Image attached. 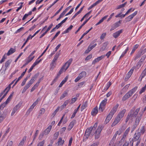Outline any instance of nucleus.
<instances>
[{
    "instance_id": "nucleus-23",
    "label": "nucleus",
    "mask_w": 146,
    "mask_h": 146,
    "mask_svg": "<svg viewBox=\"0 0 146 146\" xmlns=\"http://www.w3.org/2000/svg\"><path fill=\"white\" fill-rule=\"evenodd\" d=\"M134 69V68L133 67L130 70L127 74L126 77H125V79H126V77H127V79H129L133 72Z\"/></svg>"
},
{
    "instance_id": "nucleus-48",
    "label": "nucleus",
    "mask_w": 146,
    "mask_h": 146,
    "mask_svg": "<svg viewBox=\"0 0 146 146\" xmlns=\"http://www.w3.org/2000/svg\"><path fill=\"white\" fill-rule=\"evenodd\" d=\"M31 36V35H29L27 38L26 40V41L22 45V46H21V49H22L24 47V46H25V45L26 44L27 42H28L29 40L30 39V38H31L30 36Z\"/></svg>"
},
{
    "instance_id": "nucleus-46",
    "label": "nucleus",
    "mask_w": 146,
    "mask_h": 146,
    "mask_svg": "<svg viewBox=\"0 0 146 146\" xmlns=\"http://www.w3.org/2000/svg\"><path fill=\"white\" fill-rule=\"evenodd\" d=\"M105 108V106L100 105L99 108V111L101 112L103 111Z\"/></svg>"
},
{
    "instance_id": "nucleus-59",
    "label": "nucleus",
    "mask_w": 146,
    "mask_h": 146,
    "mask_svg": "<svg viewBox=\"0 0 146 146\" xmlns=\"http://www.w3.org/2000/svg\"><path fill=\"white\" fill-rule=\"evenodd\" d=\"M111 83L110 81L108 82L107 83V85L106 86V88L105 89L106 90H107L110 87L111 85Z\"/></svg>"
},
{
    "instance_id": "nucleus-29",
    "label": "nucleus",
    "mask_w": 146,
    "mask_h": 146,
    "mask_svg": "<svg viewBox=\"0 0 146 146\" xmlns=\"http://www.w3.org/2000/svg\"><path fill=\"white\" fill-rule=\"evenodd\" d=\"M27 138V137L25 136L23 137L22 140L20 142L18 146H23L24 143V142L26 141Z\"/></svg>"
},
{
    "instance_id": "nucleus-40",
    "label": "nucleus",
    "mask_w": 146,
    "mask_h": 146,
    "mask_svg": "<svg viewBox=\"0 0 146 146\" xmlns=\"http://www.w3.org/2000/svg\"><path fill=\"white\" fill-rule=\"evenodd\" d=\"M87 102H85L82 106L81 108V111H82L84 109L87 107Z\"/></svg>"
},
{
    "instance_id": "nucleus-52",
    "label": "nucleus",
    "mask_w": 146,
    "mask_h": 146,
    "mask_svg": "<svg viewBox=\"0 0 146 146\" xmlns=\"http://www.w3.org/2000/svg\"><path fill=\"white\" fill-rule=\"evenodd\" d=\"M142 55L138 52L137 54L136 55L134 60L135 61L137 60L138 58H139Z\"/></svg>"
},
{
    "instance_id": "nucleus-6",
    "label": "nucleus",
    "mask_w": 146,
    "mask_h": 146,
    "mask_svg": "<svg viewBox=\"0 0 146 146\" xmlns=\"http://www.w3.org/2000/svg\"><path fill=\"white\" fill-rule=\"evenodd\" d=\"M102 126L101 125L99 126L94 133L95 139H98L101 135V132L102 129Z\"/></svg>"
},
{
    "instance_id": "nucleus-38",
    "label": "nucleus",
    "mask_w": 146,
    "mask_h": 146,
    "mask_svg": "<svg viewBox=\"0 0 146 146\" xmlns=\"http://www.w3.org/2000/svg\"><path fill=\"white\" fill-rule=\"evenodd\" d=\"M139 46V44H136L133 46L131 52V54H133L135 52V50L138 48Z\"/></svg>"
},
{
    "instance_id": "nucleus-49",
    "label": "nucleus",
    "mask_w": 146,
    "mask_h": 146,
    "mask_svg": "<svg viewBox=\"0 0 146 146\" xmlns=\"http://www.w3.org/2000/svg\"><path fill=\"white\" fill-rule=\"evenodd\" d=\"M38 83H36L34 86L32 88L31 90V92H32L36 88H37L38 86H39L38 85Z\"/></svg>"
},
{
    "instance_id": "nucleus-2",
    "label": "nucleus",
    "mask_w": 146,
    "mask_h": 146,
    "mask_svg": "<svg viewBox=\"0 0 146 146\" xmlns=\"http://www.w3.org/2000/svg\"><path fill=\"white\" fill-rule=\"evenodd\" d=\"M72 58L70 59L60 69L57 75H58V76H60V75L62 73L64 70L65 71L68 68L72 62Z\"/></svg>"
},
{
    "instance_id": "nucleus-35",
    "label": "nucleus",
    "mask_w": 146,
    "mask_h": 146,
    "mask_svg": "<svg viewBox=\"0 0 146 146\" xmlns=\"http://www.w3.org/2000/svg\"><path fill=\"white\" fill-rule=\"evenodd\" d=\"M127 3V2H125L123 4H122L121 5H120L117 6L115 9L116 10H117V9H120L121 8L124 7L125 6V5H126Z\"/></svg>"
},
{
    "instance_id": "nucleus-30",
    "label": "nucleus",
    "mask_w": 146,
    "mask_h": 146,
    "mask_svg": "<svg viewBox=\"0 0 146 146\" xmlns=\"http://www.w3.org/2000/svg\"><path fill=\"white\" fill-rule=\"evenodd\" d=\"M12 62V60H9L7 61L5 63V70H6L7 68L10 65Z\"/></svg>"
},
{
    "instance_id": "nucleus-56",
    "label": "nucleus",
    "mask_w": 146,
    "mask_h": 146,
    "mask_svg": "<svg viewBox=\"0 0 146 146\" xmlns=\"http://www.w3.org/2000/svg\"><path fill=\"white\" fill-rule=\"evenodd\" d=\"M142 64V63H141L140 62H138L136 65V70H138V69L139 68L141 67V65Z\"/></svg>"
},
{
    "instance_id": "nucleus-60",
    "label": "nucleus",
    "mask_w": 146,
    "mask_h": 146,
    "mask_svg": "<svg viewBox=\"0 0 146 146\" xmlns=\"http://www.w3.org/2000/svg\"><path fill=\"white\" fill-rule=\"evenodd\" d=\"M28 79V77H27L24 80H23L21 84L22 86H23L25 84V83Z\"/></svg>"
},
{
    "instance_id": "nucleus-7",
    "label": "nucleus",
    "mask_w": 146,
    "mask_h": 146,
    "mask_svg": "<svg viewBox=\"0 0 146 146\" xmlns=\"http://www.w3.org/2000/svg\"><path fill=\"white\" fill-rule=\"evenodd\" d=\"M98 123H95L93 127H90L88 128L86 130L85 134L86 135H88L90 136L92 131L94 130L97 126Z\"/></svg>"
},
{
    "instance_id": "nucleus-57",
    "label": "nucleus",
    "mask_w": 146,
    "mask_h": 146,
    "mask_svg": "<svg viewBox=\"0 0 146 146\" xmlns=\"http://www.w3.org/2000/svg\"><path fill=\"white\" fill-rule=\"evenodd\" d=\"M77 97H75L73 98H72L71 100V102L70 103V104H72L74 103L77 100Z\"/></svg>"
},
{
    "instance_id": "nucleus-8",
    "label": "nucleus",
    "mask_w": 146,
    "mask_h": 146,
    "mask_svg": "<svg viewBox=\"0 0 146 146\" xmlns=\"http://www.w3.org/2000/svg\"><path fill=\"white\" fill-rule=\"evenodd\" d=\"M86 75V73L84 71H83L80 73L78 77L75 79L74 81L75 82H77L79 80L85 77Z\"/></svg>"
},
{
    "instance_id": "nucleus-44",
    "label": "nucleus",
    "mask_w": 146,
    "mask_h": 146,
    "mask_svg": "<svg viewBox=\"0 0 146 146\" xmlns=\"http://www.w3.org/2000/svg\"><path fill=\"white\" fill-rule=\"evenodd\" d=\"M68 95V92L65 91L62 94V95L61 96L60 98V99L61 100L63 98L67 96Z\"/></svg>"
},
{
    "instance_id": "nucleus-21",
    "label": "nucleus",
    "mask_w": 146,
    "mask_h": 146,
    "mask_svg": "<svg viewBox=\"0 0 146 146\" xmlns=\"http://www.w3.org/2000/svg\"><path fill=\"white\" fill-rule=\"evenodd\" d=\"M119 104H117L115 106L113 107L112 110H111L110 112L113 113V114L116 112V111L117 109L119 106Z\"/></svg>"
},
{
    "instance_id": "nucleus-11",
    "label": "nucleus",
    "mask_w": 146,
    "mask_h": 146,
    "mask_svg": "<svg viewBox=\"0 0 146 146\" xmlns=\"http://www.w3.org/2000/svg\"><path fill=\"white\" fill-rule=\"evenodd\" d=\"M141 135L139 133L138 131H136L134 135L133 139L131 141H136L139 140V139Z\"/></svg>"
},
{
    "instance_id": "nucleus-41",
    "label": "nucleus",
    "mask_w": 146,
    "mask_h": 146,
    "mask_svg": "<svg viewBox=\"0 0 146 146\" xmlns=\"http://www.w3.org/2000/svg\"><path fill=\"white\" fill-rule=\"evenodd\" d=\"M35 107V106L32 104L27 111V113L29 114Z\"/></svg>"
},
{
    "instance_id": "nucleus-63",
    "label": "nucleus",
    "mask_w": 146,
    "mask_h": 146,
    "mask_svg": "<svg viewBox=\"0 0 146 146\" xmlns=\"http://www.w3.org/2000/svg\"><path fill=\"white\" fill-rule=\"evenodd\" d=\"M60 31H58L55 34V36H54L52 39L51 40V41H52L54 39H55L58 36V35L60 34Z\"/></svg>"
},
{
    "instance_id": "nucleus-16",
    "label": "nucleus",
    "mask_w": 146,
    "mask_h": 146,
    "mask_svg": "<svg viewBox=\"0 0 146 146\" xmlns=\"http://www.w3.org/2000/svg\"><path fill=\"white\" fill-rule=\"evenodd\" d=\"M122 32V30H119L114 33L113 34V36L115 38L118 37L120 34Z\"/></svg>"
},
{
    "instance_id": "nucleus-3",
    "label": "nucleus",
    "mask_w": 146,
    "mask_h": 146,
    "mask_svg": "<svg viewBox=\"0 0 146 146\" xmlns=\"http://www.w3.org/2000/svg\"><path fill=\"white\" fill-rule=\"evenodd\" d=\"M137 89V87L135 86L129 90L123 97L122 99V101H124L131 97L133 93L136 92Z\"/></svg>"
},
{
    "instance_id": "nucleus-43",
    "label": "nucleus",
    "mask_w": 146,
    "mask_h": 146,
    "mask_svg": "<svg viewBox=\"0 0 146 146\" xmlns=\"http://www.w3.org/2000/svg\"><path fill=\"white\" fill-rule=\"evenodd\" d=\"M103 0H98L95 3L93 4L91 6H92V7H94L96 6L97 5L99 4Z\"/></svg>"
},
{
    "instance_id": "nucleus-10",
    "label": "nucleus",
    "mask_w": 146,
    "mask_h": 146,
    "mask_svg": "<svg viewBox=\"0 0 146 146\" xmlns=\"http://www.w3.org/2000/svg\"><path fill=\"white\" fill-rule=\"evenodd\" d=\"M22 104V103L20 102L15 106V107L13 108L11 113V116H13L15 114L17 110L20 108Z\"/></svg>"
},
{
    "instance_id": "nucleus-18",
    "label": "nucleus",
    "mask_w": 146,
    "mask_h": 146,
    "mask_svg": "<svg viewBox=\"0 0 146 146\" xmlns=\"http://www.w3.org/2000/svg\"><path fill=\"white\" fill-rule=\"evenodd\" d=\"M60 50L58 52H57L56 53L54 58L53 60L52 61V62H56L57 61L60 54Z\"/></svg>"
},
{
    "instance_id": "nucleus-37",
    "label": "nucleus",
    "mask_w": 146,
    "mask_h": 146,
    "mask_svg": "<svg viewBox=\"0 0 146 146\" xmlns=\"http://www.w3.org/2000/svg\"><path fill=\"white\" fill-rule=\"evenodd\" d=\"M137 131H138L139 132V133L141 135V134H143L145 131L144 126H142L140 129H139Z\"/></svg>"
},
{
    "instance_id": "nucleus-22",
    "label": "nucleus",
    "mask_w": 146,
    "mask_h": 146,
    "mask_svg": "<svg viewBox=\"0 0 146 146\" xmlns=\"http://www.w3.org/2000/svg\"><path fill=\"white\" fill-rule=\"evenodd\" d=\"M121 120L117 117L115 118L114 121L111 125V127H113L116 125Z\"/></svg>"
},
{
    "instance_id": "nucleus-24",
    "label": "nucleus",
    "mask_w": 146,
    "mask_h": 146,
    "mask_svg": "<svg viewBox=\"0 0 146 146\" xmlns=\"http://www.w3.org/2000/svg\"><path fill=\"white\" fill-rule=\"evenodd\" d=\"M122 133V131L121 130H119L118 131H117L115 134H114L113 138L112 139L115 140L116 137L117 135H119Z\"/></svg>"
},
{
    "instance_id": "nucleus-33",
    "label": "nucleus",
    "mask_w": 146,
    "mask_h": 146,
    "mask_svg": "<svg viewBox=\"0 0 146 146\" xmlns=\"http://www.w3.org/2000/svg\"><path fill=\"white\" fill-rule=\"evenodd\" d=\"M68 77L67 76H66L62 81V82L60 84L59 87H61L62 85L67 81L68 79Z\"/></svg>"
},
{
    "instance_id": "nucleus-12",
    "label": "nucleus",
    "mask_w": 146,
    "mask_h": 146,
    "mask_svg": "<svg viewBox=\"0 0 146 146\" xmlns=\"http://www.w3.org/2000/svg\"><path fill=\"white\" fill-rule=\"evenodd\" d=\"M143 113H141L140 112L139 113V115L137 117L135 121V125H138L141 119V117L143 114Z\"/></svg>"
},
{
    "instance_id": "nucleus-1",
    "label": "nucleus",
    "mask_w": 146,
    "mask_h": 146,
    "mask_svg": "<svg viewBox=\"0 0 146 146\" xmlns=\"http://www.w3.org/2000/svg\"><path fill=\"white\" fill-rule=\"evenodd\" d=\"M140 110V108L137 109L136 110L135 108H133L129 112L126 118L125 122L127 123L130 119H132L133 118L136 117Z\"/></svg>"
},
{
    "instance_id": "nucleus-42",
    "label": "nucleus",
    "mask_w": 146,
    "mask_h": 146,
    "mask_svg": "<svg viewBox=\"0 0 146 146\" xmlns=\"http://www.w3.org/2000/svg\"><path fill=\"white\" fill-rule=\"evenodd\" d=\"M47 135V134H46V133L44 131L42 132L40 134L39 136L38 137V139L39 140H41L43 137L44 135Z\"/></svg>"
},
{
    "instance_id": "nucleus-32",
    "label": "nucleus",
    "mask_w": 146,
    "mask_h": 146,
    "mask_svg": "<svg viewBox=\"0 0 146 146\" xmlns=\"http://www.w3.org/2000/svg\"><path fill=\"white\" fill-rule=\"evenodd\" d=\"M14 93V92H12V93L8 97V98L6 100L5 103H6V104H7L10 101L11 98H12Z\"/></svg>"
},
{
    "instance_id": "nucleus-53",
    "label": "nucleus",
    "mask_w": 146,
    "mask_h": 146,
    "mask_svg": "<svg viewBox=\"0 0 146 146\" xmlns=\"http://www.w3.org/2000/svg\"><path fill=\"white\" fill-rule=\"evenodd\" d=\"M45 143V140H43L42 141L38 143L37 146H43Z\"/></svg>"
},
{
    "instance_id": "nucleus-62",
    "label": "nucleus",
    "mask_w": 146,
    "mask_h": 146,
    "mask_svg": "<svg viewBox=\"0 0 146 146\" xmlns=\"http://www.w3.org/2000/svg\"><path fill=\"white\" fill-rule=\"evenodd\" d=\"M7 58V57L5 56V54L4 55V56H3L2 59L0 61V63L1 64L2 62H4L5 60V59Z\"/></svg>"
},
{
    "instance_id": "nucleus-15",
    "label": "nucleus",
    "mask_w": 146,
    "mask_h": 146,
    "mask_svg": "<svg viewBox=\"0 0 146 146\" xmlns=\"http://www.w3.org/2000/svg\"><path fill=\"white\" fill-rule=\"evenodd\" d=\"M126 110L123 109L122 110L118 115L117 117H118L120 119H121L122 117L124 116V114L126 112Z\"/></svg>"
},
{
    "instance_id": "nucleus-61",
    "label": "nucleus",
    "mask_w": 146,
    "mask_h": 146,
    "mask_svg": "<svg viewBox=\"0 0 146 146\" xmlns=\"http://www.w3.org/2000/svg\"><path fill=\"white\" fill-rule=\"evenodd\" d=\"M135 10L134 9H133L132 8H131L129 9L126 13L125 15H127L129 13Z\"/></svg>"
},
{
    "instance_id": "nucleus-5",
    "label": "nucleus",
    "mask_w": 146,
    "mask_h": 146,
    "mask_svg": "<svg viewBox=\"0 0 146 146\" xmlns=\"http://www.w3.org/2000/svg\"><path fill=\"white\" fill-rule=\"evenodd\" d=\"M38 75L37 74H35L33 77L30 81L28 83L25 85L24 87L23 90L22 91V93L25 92L27 89L31 86L34 83L35 81V79L37 78Z\"/></svg>"
},
{
    "instance_id": "nucleus-27",
    "label": "nucleus",
    "mask_w": 146,
    "mask_h": 146,
    "mask_svg": "<svg viewBox=\"0 0 146 146\" xmlns=\"http://www.w3.org/2000/svg\"><path fill=\"white\" fill-rule=\"evenodd\" d=\"M52 128V126L51 125H50L44 131L46 133V134H48Z\"/></svg>"
},
{
    "instance_id": "nucleus-4",
    "label": "nucleus",
    "mask_w": 146,
    "mask_h": 146,
    "mask_svg": "<svg viewBox=\"0 0 146 146\" xmlns=\"http://www.w3.org/2000/svg\"><path fill=\"white\" fill-rule=\"evenodd\" d=\"M38 75L37 74H35L33 77L30 81L28 83L25 85L24 87L23 90L22 91V93L25 92L27 89L31 86L34 83L35 81V79L37 78Z\"/></svg>"
},
{
    "instance_id": "nucleus-50",
    "label": "nucleus",
    "mask_w": 146,
    "mask_h": 146,
    "mask_svg": "<svg viewBox=\"0 0 146 146\" xmlns=\"http://www.w3.org/2000/svg\"><path fill=\"white\" fill-rule=\"evenodd\" d=\"M107 99H105L104 100H103L100 104V105H103V106H105V105L107 103Z\"/></svg>"
},
{
    "instance_id": "nucleus-39",
    "label": "nucleus",
    "mask_w": 146,
    "mask_h": 146,
    "mask_svg": "<svg viewBox=\"0 0 146 146\" xmlns=\"http://www.w3.org/2000/svg\"><path fill=\"white\" fill-rule=\"evenodd\" d=\"M108 44V42H106L103 44V46L101 48V50L103 51L106 48Z\"/></svg>"
},
{
    "instance_id": "nucleus-55",
    "label": "nucleus",
    "mask_w": 146,
    "mask_h": 146,
    "mask_svg": "<svg viewBox=\"0 0 146 146\" xmlns=\"http://www.w3.org/2000/svg\"><path fill=\"white\" fill-rule=\"evenodd\" d=\"M141 55L144 54L146 52V48L144 49L141 50V49L138 52Z\"/></svg>"
},
{
    "instance_id": "nucleus-36",
    "label": "nucleus",
    "mask_w": 146,
    "mask_h": 146,
    "mask_svg": "<svg viewBox=\"0 0 146 146\" xmlns=\"http://www.w3.org/2000/svg\"><path fill=\"white\" fill-rule=\"evenodd\" d=\"M146 75V67L143 70L141 74L140 77H141V81L143 78Z\"/></svg>"
},
{
    "instance_id": "nucleus-13",
    "label": "nucleus",
    "mask_w": 146,
    "mask_h": 146,
    "mask_svg": "<svg viewBox=\"0 0 146 146\" xmlns=\"http://www.w3.org/2000/svg\"><path fill=\"white\" fill-rule=\"evenodd\" d=\"M121 20H119L118 22L113 24L111 26V28L110 29V31H111L119 26V25L121 23Z\"/></svg>"
},
{
    "instance_id": "nucleus-26",
    "label": "nucleus",
    "mask_w": 146,
    "mask_h": 146,
    "mask_svg": "<svg viewBox=\"0 0 146 146\" xmlns=\"http://www.w3.org/2000/svg\"><path fill=\"white\" fill-rule=\"evenodd\" d=\"M130 130V127H128L125 131L124 134L123 135V137L122 138V139H123L125 138L126 137V136L127 135L128 133L129 132Z\"/></svg>"
},
{
    "instance_id": "nucleus-58",
    "label": "nucleus",
    "mask_w": 146,
    "mask_h": 146,
    "mask_svg": "<svg viewBox=\"0 0 146 146\" xmlns=\"http://www.w3.org/2000/svg\"><path fill=\"white\" fill-rule=\"evenodd\" d=\"M89 136L88 135H86V134H85L84 135V136L83 137V141H86L87 140L88 138L89 137Z\"/></svg>"
},
{
    "instance_id": "nucleus-9",
    "label": "nucleus",
    "mask_w": 146,
    "mask_h": 146,
    "mask_svg": "<svg viewBox=\"0 0 146 146\" xmlns=\"http://www.w3.org/2000/svg\"><path fill=\"white\" fill-rule=\"evenodd\" d=\"M137 11H136L134 13L129 15V16L126 18L124 21V22L126 23L130 21L132 19L135 17L137 14Z\"/></svg>"
},
{
    "instance_id": "nucleus-34",
    "label": "nucleus",
    "mask_w": 146,
    "mask_h": 146,
    "mask_svg": "<svg viewBox=\"0 0 146 146\" xmlns=\"http://www.w3.org/2000/svg\"><path fill=\"white\" fill-rule=\"evenodd\" d=\"M64 141L62 140L61 138H60L58 139L57 143L58 145H62L64 144Z\"/></svg>"
},
{
    "instance_id": "nucleus-51",
    "label": "nucleus",
    "mask_w": 146,
    "mask_h": 146,
    "mask_svg": "<svg viewBox=\"0 0 146 146\" xmlns=\"http://www.w3.org/2000/svg\"><path fill=\"white\" fill-rule=\"evenodd\" d=\"M39 132V130H36L34 136H33V141H34L35 139H36V137L37 136Z\"/></svg>"
},
{
    "instance_id": "nucleus-14",
    "label": "nucleus",
    "mask_w": 146,
    "mask_h": 146,
    "mask_svg": "<svg viewBox=\"0 0 146 146\" xmlns=\"http://www.w3.org/2000/svg\"><path fill=\"white\" fill-rule=\"evenodd\" d=\"M104 55H102L101 56L98 57L97 58L95 59L94 60H93L92 62V64H95L96 62H98L99 61L104 58Z\"/></svg>"
},
{
    "instance_id": "nucleus-54",
    "label": "nucleus",
    "mask_w": 146,
    "mask_h": 146,
    "mask_svg": "<svg viewBox=\"0 0 146 146\" xmlns=\"http://www.w3.org/2000/svg\"><path fill=\"white\" fill-rule=\"evenodd\" d=\"M11 87L10 86H9L4 90L3 92H6V94H7L8 92L10 90Z\"/></svg>"
},
{
    "instance_id": "nucleus-17",
    "label": "nucleus",
    "mask_w": 146,
    "mask_h": 146,
    "mask_svg": "<svg viewBox=\"0 0 146 146\" xmlns=\"http://www.w3.org/2000/svg\"><path fill=\"white\" fill-rule=\"evenodd\" d=\"M53 26V24L52 23L48 27V29H47L46 31H45V32L43 33L42 34L41 36L40 37V38H42L47 33V32L49 31L50 29H51Z\"/></svg>"
},
{
    "instance_id": "nucleus-19",
    "label": "nucleus",
    "mask_w": 146,
    "mask_h": 146,
    "mask_svg": "<svg viewBox=\"0 0 146 146\" xmlns=\"http://www.w3.org/2000/svg\"><path fill=\"white\" fill-rule=\"evenodd\" d=\"M76 121L75 120H73L70 123L68 126V129L69 130H70L74 126V124L76 123Z\"/></svg>"
},
{
    "instance_id": "nucleus-47",
    "label": "nucleus",
    "mask_w": 146,
    "mask_h": 146,
    "mask_svg": "<svg viewBox=\"0 0 146 146\" xmlns=\"http://www.w3.org/2000/svg\"><path fill=\"white\" fill-rule=\"evenodd\" d=\"M73 27V26L72 25H70L69 27L63 33H68L69 31L71 30Z\"/></svg>"
},
{
    "instance_id": "nucleus-28",
    "label": "nucleus",
    "mask_w": 146,
    "mask_h": 146,
    "mask_svg": "<svg viewBox=\"0 0 146 146\" xmlns=\"http://www.w3.org/2000/svg\"><path fill=\"white\" fill-rule=\"evenodd\" d=\"M56 65V62H54L52 61L51 63L50 64V70H52L55 67Z\"/></svg>"
},
{
    "instance_id": "nucleus-25",
    "label": "nucleus",
    "mask_w": 146,
    "mask_h": 146,
    "mask_svg": "<svg viewBox=\"0 0 146 146\" xmlns=\"http://www.w3.org/2000/svg\"><path fill=\"white\" fill-rule=\"evenodd\" d=\"M98 112V108L96 107L94 108V109L92 110L91 112L92 115L93 116L97 114Z\"/></svg>"
},
{
    "instance_id": "nucleus-31",
    "label": "nucleus",
    "mask_w": 146,
    "mask_h": 146,
    "mask_svg": "<svg viewBox=\"0 0 146 146\" xmlns=\"http://www.w3.org/2000/svg\"><path fill=\"white\" fill-rule=\"evenodd\" d=\"M15 52V49L13 48H11L10 50L8 51V52L7 54V56H9Z\"/></svg>"
},
{
    "instance_id": "nucleus-45",
    "label": "nucleus",
    "mask_w": 146,
    "mask_h": 146,
    "mask_svg": "<svg viewBox=\"0 0 146 146\" xmlns=\"http://www.w3.org/2000/svg\"><path fill=\"white\" fill-rule=\"evenodd\" d=\"M92 29V27H91L88 31H87L86 32L84 33L82 35L81 38L79 39V40H80L86 35Z\"/></svg>"
},
{
    "instance_id": "nucleus-20",
    "label": "nucleus",
    "mask_w": 146,
    "mask_h": 146,
    "mask_svg": "<svg viewBox=\"0 0 146 146\" xmlns=\"http://www.w3.org/2000/svg\"><path fill=\"white\" fill-rule=\"evenodd\" d=\"M35 56H34L30 58H27L26 60L25 63L23 66L21 68L25 66L31 62L34 58Z\"/></svg>"
},
{
    "instance_id": "nucleus-64",
    "label": "nucleus",
    "mask_w": 146,
    "mask_h": 146,
    "mask_svg": "<svg viewBox=\"0 0 146 146\" xmlns=\"http://www.w3.org/2000/svg\"><path fill=\"white\" fill-rule=\"evenodd\" d=\"M99 144V142L97 141L93 143L90 146H98Z\"/></svg>"
}]
</instances>
